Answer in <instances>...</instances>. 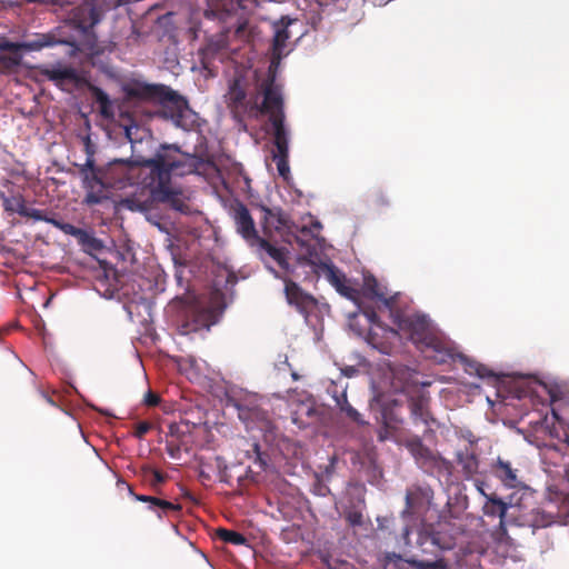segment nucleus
<instances>
[{
	"instance_id": "f257e3e1",
	"label": "nucleus",
	"mask_w": 569,
	"mask_h": 569,
	"mask_svg": "<svg viewBox=\"0 0 569 569\" xmlns=\"http://www.w3.org/2000/svg\"><path fill=\"white\" fill-rule=\"evenodd\" d=\"M204 164L202 157L182 152L177 144L162 143L150 158L114 159L93 169L90 180L84 182L90 189L84 202L99 204L106 198L103 189L138 184L141 190L122 198L119 202L121 208L148 214L156 203H163L187 214L190 212V198L187 190L172 179L198 173Z\"/></svg>"
},
{
	"instance_id": "f03ea898",
	"label": "nucleus",
	"mask_w": 569,
	"mask_h": 569,
	"mask_svg": "<svg viewBox=\"0 0 569 569\" xmlns=\"http://www.w3.org/2000/svg\"><path fill=\"white\" fill-rule=\"evenodd\" d=\"M122 91L128 99L158 101L163 118L171 120L177 128L191 131L199 127V117L187 98L169 86L132 80L122 86Z\"/></svg>"
},
{
	"instance_id": "7ed1b4c3",
	"label": "nucleus",
	"mask_w": 569,
	"mask_h": 569,
	"mask_svg": "<svg viewBox=\"0 0 569 569\" xmlns=\"http://www.w3.org/2000/svg\"><path fill=\"white\" fill-rule=\"evenodd\" d=\"M260 93L263 96L261 104L257 101L252 103L250 110L253 117L259 113L268 114L272 126L273 146L272 158L277 163L279 176L287 178L289 168V132L284 127V111L282 88L276 83L274 74L268 76L260 84Z\"/></svg>"
},
{
	"instance_id": "20e7f679",
	"label": "nucleus",
	"mask_w": 569,
	"mask_h": 569,
	"mask_svg": "<svg viewBox=\"0 0 569 569\" xmlns=\"http://www.w3.org/2000/svg\"><path fill=\"white\" fill-rule=\"evenodd\" d=\"M391 318L397 329L385 327L380 321L375 328H370L367 336V341L385 353L389 349V343L382 340L385 337H397L401 333L418 348L433 330L430 319L419 312H405L395 307Z\"/></svg>"
},
{
	"instance_id": "39448f33",
	"label": "nucleus",
	"mask_w": 569,
	"mask_h": 569,
	"mask_svg": "<svg viewBox=\"0 0 569 569\" xmlns=\"http://www.w3.org/2000/svg\"><path fill=\"white\" fill-rule=\"evenodd\" d=\"M296 240L301 248H306L310 258H306L305 261L307 264L312 267L315 273L318 276H323L337 290V292L352 301L358 308H362V302L360 301V291L350 284V281L347 279L346 274L330 260L323 261L318 257L312 259L313 253H316V248L308 244L301 237H297Z\"/></svg>"
},
{
	"instance_id": "423d86ee",
	"label": "nucleus",
	"mask_w": 569,
	"mask_h": 569,
	"mask_svg": "<svg viewBox=\"0 0 569 569\" xmlns=\"http://www.w3.org/2000/svg\"><path fill=\"white\" fill-rule=\"evenodd\" d=\"M21 217L30 218L34 221H44L52 224L63 233L74 237L78 243L87 252L100 251L103 247L102 241L97 239L89 231L78 228L71 223L63 222L57 219L56 214H49L47 211L29 208L26 206L21 212Z\"/></svg>"
},
{
	"instance_id": "0eeeda50",
	"label": "nucleus",
	"mask_w": 569,
	"mask_h": 569,
	"mask_svg": "<svg viewBox=\"0 0 569 569\" xmlns=\"http://www.w3.org/2000/svg\"><path fill=\"white\" fill-rule=\"evenodd\" d=\"M360 291V301L362 308H358L362 315L367 318L371 328L376 327L380 319L371 307L366 306L363 299L379 301L383 307L389 310L390 315H393V308L398 300V293L389 295L386 287L381 286L373 276H366L363 278V286Z\"/></svg>"
},
{
	"instance_id": "6e6552de",
	"label": "nucleus",
	"mask_w": 569,
	"mask_h": 569,
	"mask_svg": "<svg viewBox=\"0 0 569 569\" xmlns=\"http://www.w3.org/2000/svg\"><path fill=\"white\" fill-rule=\"evenodd\" d=\"M221 311L211 305L193 301L184 307L178 330L181 335H189L201 329H209L218 321Z\"/></svg>"
},
{
	"instance_id": "1a4fd4ad",
	"label": "nucleus",
	"mask_w": 569,
	"mask_h": 569,
	"mask_svg": "<svg viewBox=\"0 0 569 569\" xmlns=\"http://www.w3.org/2000/svg\"><path fill=\"white\" fill-rule=\"evenodd\" d=\"M418 349L437 363H447L453 360L456 350L452 343L445 337L432 330Z\"/></svg>"
},
{
	"instance_id": "9d476101",
	"label": "nucleus",
	"mask_w": 569,
	"mask_h": 569,
	"mask_svg": "<svg viewBox=\"0 0 569 569\" xmlns=\"http://www.w3.org/2000/svg\"><path fill=\"white\" fill-rule=\"evenodd\" d=\"M239 419L246 423L248 429L259 428L268 429L270 425L269 416L256 401L241 400L236 403Z\"/></svg>"
},
{
	"instance_id": "9b49d317",
	"label": "nucleus",
	"mask_w": 569,
	"mask_h": 569,
	"mask_svg": "<svg viewBox=\"0 0 569 569\" xmlns=\"http://www.w3.org/2000/svg\"><path fill=\"white\" fill-rule=\"evenodd\" d=\"M478 490L486 499L482 505L483 515L491 518H499V523L496 533L500 537L507 535V513L510 508V505L505 502L496 493H486L481 486H478Z\"/></svg>"
},
{
	"instance_id": "f8f14e48",
	"label": "nucleus",
	"mask_w": 569,
	"mask_h": 569,
	"mask_svg": "<svg viewBox=\"0 0 569 569\" xmlns=\"http://www.w3.org/2000/svg\"><path fill=\"white\" fill-rule=\"evenodd\" d=\"M233 220L238 233L242 236L250 247L254 246V242L258 241L260 236L256 230L253 219L248 208L243 203L238 202L233 208Z\"/></svg>"
},
{
	"instance_id": "ddd939ff",
	"label": "nucleus",
	"mask_w": 569,
	"mask_h": 569,
	"mask_svg": "<svg viewBox=\"0 0 569 569\" xmlns=\"http://www.w3.org/2000/svg\"><path fill=\"white\" fill-rule=\"evenodd\" d=\"M227 104L234 118H241L246 114L253 116V111L250 110L252 103L247 101V93L238 80H234L229 88Z\"/></svg>"
},
{
	"instance_id": "4468645a",
	"label": "nucleus",
	"mask_w": 569,
	"mask_h": 569,
	"mask_svg": "<svg viewBox=\"0 0 569 569\" xmlns=\"http://www.w3.org/2000/svg\"><path fill=\"white\" fill-rule=\"evenodd\" d=\"M70 19L77 29L88 33L100 21V14L94 7V2L87 1L72 10Z\"/></svg>"
},
{
	"instance_id": "2eb2a0df",
	"label": "nucleus",
	"mask_w": 569,
	"mask_h": 569,
	"mask_svg": "<svg viewBox=\"0 0 569 569\" xmlns=\"http://www.w3.org/2000/svg\"><path fill=\"white\" fill-rule=\"evenodd\" d=\"M292 21L290 19L281 18L279 22L274 24V36L272 40V58L271 64L274 66L280 62L284 56V49L287 41L290 39L288 27Z\"/></svg>"
},
{
	"instance_id": "dca6fc26",
	"label": "nucleus",
	"mask_w": 569,
	"mask_h": 569,
	"mask_svg": "<svg viewBox=\"0 0 569 569\" xmlns=\"http://www.w3.org/2000/svg\"><path fill=\"white\" fill-rule=\"evenodd\" d=\"M129 491L134 497L136 500L149 503L148 509L156 512L160 519L164 516H169L171 512L179 513L182 510V506L179 503H172L168 500L160 499L153 496L134 495L131 488H129Z\"/></svg>"
},
{
	"instance_id": "f3484780",
	"label": "nucleus",
	"mask_w": 569,
	"mask_h": 569,
	"mask_svg": "<svg viewBox=\"0 0 569 569\" xmlns=\"http://www.w3.org/2000/svg\"><path fill=\"white\" fill-rule=\"evenodd\" d=\"M284 284V292L288 302L296 306L300 312H307L309 308L316 305L315 298L303 292L292 280H286Z\"/></svg>"
},
{
	"instance_id": "a211bd4d",
	"label": "nucleus",
	"mask_w": 569,
	"mask_h": 569,
	"mask_svg": "<svg viewBox=\"0 0 569 569\" xmlns=\"http://www.w3.org/2000/svg\"><path fill=\"white\" fill-rule=\"evenodd\" d=\"M492 475L508 488H517L520 485L518 469L513 468L510 461L498 457L491 465Z\"/></svg>"
},
{
	"instance_id": "6ab92c4d",
	"label": "nucleus",
	"mask_w": 569,
	"mask_h": 569,
	"mask_svg": "<svg viewBox=\"0 0 569 569\" xmlns=\"http://www.w3.org/2000/svg\"><path fill=\"white\" fill-rule=\"evenodd\" d=\"M251 248H254L261 258H263V256H268L277 262L281 269H289V262L287 260L288 251L286 248L276 247L261 237L254 242V246H251Z\"/></svg>"
},
{
	"instance_id": "aec40b11",
	"label": "nucleus",
	"mask_w": 569,
	"mask_h": 569,
	"mask_svg": "<svg viewBox=\"0 0 569 569\" xmlns=\"http://www.w3.org/2000/svg\"><path fill=\"white\" fill-rule=\"evenodd\" d=\"M429 397L425 395L412 396L409 399V409L412 421L417 425L419 422L428 426L431 420L429 411Z\"/></svg>"
},
{
	"instance_id": "412c9836",
	"label": "nucleus",
	"mask_w": 569,
	"mask_h": 569,
	"mask_svg": "<svg viewBox=\"0 0 569 569\" xmlns=\"http://www.w3.org/2000/svg\"><path fill=\"white\" fill-rule=\"evenodd\" d=\"M320 420V412L312 403H301L295 411L293 422L301 426L316 423Z\"/></svg>"
},
{
	"instance_id": "4be33fe9",
	"label": "nucleus",
	"mask_w": 569,
	"mask_h": 569,
	"mask_svg": "<svg viewBox=\"0 0 569 569\" xmlns=\"http://www.w3.org/2000/svg\"><path fill=\"white\" fill-rule=\"evenodd\" d=\"M89 91L94 99L96 103L99 104V111L104 118L113 117L112 102L109 96L99 87L89 84Z\"/></svg>"
},
{
	"instance_id": "5701e85b",
	"label": "nucleus",
	"mask_w": 569,
	"mask_h": 569,
	"mask_svg": "<svg viewBox=\"0 0 569 569\" xmlns=\"http://www.w3.org/2000/svg\"><path fill=\"white\" fill-rule=\"evenodd\" d=\"M457 462L461 467V469L467 478H470L478 472V468H479L478 458L472 451H470L468 449L465 451L458 452Z\"/></svg>"
},
{
	"instance_id": "b1692460",
	"label": "nucleus",
	"mask_w": 569,
	"mask_h": 569,
	"mask_svg": "<svg viewBox=\"0 0 569 569\" xmlns=\"http://www.w3.org/2000/svg\"><path fill=\"white\" fill-rule=\"evenodd\" d=\"M46 74L49 80L56 82L68 81L71 83H78L80 81L77 70L71 67L53 68L48 70Z\"/></svg>"
},
{
	"instance_id": "393cba45",
	"label": "nucleus",
	"mask_w": 569,
	"mask_h": 569,
	"mask_svg": "<svg viewBox=\"0 0 569 569\" xmlns=\"http://www.w3.org/2000/svg\"><path fill=\"white\" fill-rule=\"evenodd\" d=\"M84 148H86L87 159H86V162L83 164L79 166V173L83 178V183L86 181L90 180V176L93 173L92 172L93 169L98 168V166H96L94 149H93V146L91 144L90 138L86 139Z\"/></svg>"
},
{
	"instance_id": "a878e982",
	"label": "nucleus",
	"mask_w": 569,
	"mask_h": 569,
	"mask_svg": "<svg viewBox=\"0 0 569 569\" xmlns=\"http://www.w3.org/2000/svg\"><path fill=\"white\" fill-rule=\"evenodd\" d=\"M57 43L56 38L49 33H38L32 40L24 41V51H37Z\"/></svg>"
},
{
	"instance_id": "bb28decb",
	"label": "nucleus",
	"mask_w": 569,
	"mask_h": 569,
	"mask_svg": "<svg viewBox=\"0 0 569 569\" xmlns=\"http://www.w3.org/2000/svg\"><path fill=\"white\" fill-rule=\"evenodd\" d=\"M0 198L2 200V206L4 211L7 212H17L21 216V212L23 211L26 207V200L22 194L11 196L8 197L3 192L0 194Z\"/></svg>"
},
{
	"instance_id": "cd10ccee",
	"label": "nucleus",
	"mask_w": 569,
	"mask_h": 569,
	"mask_svg": "<svg viewBox=\"0 0 569 569\" xmlns=\"http://www.w3.org/2000/svg\"><path fill=\"white\" fill-rule=\"evenodd\" d=\"M338 407L345 415L353 422L359 425L365 423L361 419V415L348 402L347 395L343 392L341 397L336 399Z\"/></svg>"
},
{
	"instance_id": "c85d7f7f",
	"label": "nucleus",
	"mask_w": 569,
	"mask_h": 569,
	"mask_svg": "<svg viewBox=\"0 0 569 569\" xmlns=\"http://www.w3.org/2000/svg\"><path fill=\"white\" fill-rule=\"evenodd\" d=\"M21 53H11L0 56V72L11 73L21 64Z\"/></svg>"
},
{
	"instance_id": "c756f323",
	"label": "nucleus",
	"mask_w": 569,
	"mask_h": 569,
	"mask_svg": "<svg viewBox=\"0 0 569 569\" xmlns=\"http://www.w3.org/2000/svg\"><path fill=\"white\" fill-rule=\"evenodd\" d=\"M217 535L222 541L234 546H241L247 542V538L242 533L234 530L220 528L218 529Z\"/></svg>"
},
{
	"instance_id": "7c9ffc66",
	"label": "nucleus",
	"mask_w": 569,
	"mask_h": 569,
	"mask_svg": "<svg viewBox=\"0 0 569 569\" xmlns=\"http://www.w3.org/2000/svg\"><path fill=\"white\" fill-rule=\"evenodd\" d=\"M530 523L533 528H546L553 523V516L543 510L535 509L531 512Z\"/></svg>"
},
{
	"instance_id": "2f4dec72",
	"label": "nucleus",
	"mask_w": 569,
	"mask_h": 569,
	"mask_svg": "<svg viewBox=\"0 0 569 569\" xmlns=\"http://www.w3.org/2000/svg\"><path fill=\"white\" fill-rule=\"evenodd\" d=\"M421 499H422V491L420 488L407 490L405 512L410 513V515L415 513Z\"/></svg>"
},
{
	"instance_id": "473e14b6",
	"label": "nucleus",
	"mask_w": 569,
	"mask_h": 569,
	"mask_svg": "<svg viewBox=\"0 0 569 569\" xmlns=\"http://www.w3.org/2000/svg\"><path fill=\"white\" fill-rule=\"evenodd\" d=\"M408 565L416 569H443L445 562L442 559L436 560V561H423V560H417L415 558H409L406 560Z\"/></svg>"
},
{
	"instance_id": "72a5a7b5",
	"label": "nucleus",
	"mask_w": 569,
	"mask_h": 569,
	"mask_svg": "<svg viewBox=\"0 0 569 569\" xmlns=\"http://www.w3.org/2000/svg\"><path fill=\"white\" fill-rule=\"evenodd\" d=\"M382 422L386 426V428L390 429H397L398 425L402 422L401 418L396 417L391 410L388 408H385L382 410Z\"/></svg>"
},
{
	"instance_id": "f704fd0d",
	"label": "nucleus",
	"mask_w": 569,
	"mask_h": 569,
	"mask_svg": "<svg viewBox=\"0 0 569 569\" xmlns=\"http://www.w3.org/2000/svg\"><path fill=\"white\" fill-rule=\"evenodd\" d=\"M0 50L9 51L11 53H20L21 50H24V42H12L3 39L0 41Z\"/></svg>"
},
{
	"instance_id": "c9c22d12",
	"label": "nucleus",
	"mask_w": 569,
	"mask_h": 569,
	"mask_svg": "<svg viewBox=\"0 0 569 569\" xmlns=\"http://www.w3.org/2000/svg\"><path fill=\"white\" fill-rule=\"evenodd\" d=\"M151 428H152V425L150 422L140 421L139 423H137L133 435L138 439H142L144 437V435L151 430Z\"/></svg>"
},
{
	"instance_id": "e433bc0d",
	"label": "nucleus",
	"mask_w": 569,
	"mask_h": 569,
	"mask_svg": "<svg viewBox=\"0 0 569 569\" xmlns=\"http://www.w3.org/2000/svg\"><path fill=\"white\" fill-rule=\"evenodd\" d=\"M346 520L349 522V525L356 527L362 525V515L359 511H349L346 515Z\"/></svg>"
},
{
	"instance_id": "4c0bfd02",
	"label": "nucleus",
	"mask_w": 569,
	"mask_h": 569,
	"mask_svg": "<svg viewBox=\"0 0 569 569\" xmlns=\"http://www.w3.org/2000/svg\"><path fill=\"white\" fill-rule=\"evenodd\" d=\"M143 402L148 407H156L160 402V397H159V395H157L152 391H148L144 396Z\"/></svg>"
},
{
	"instance_id": "58836bf2",
	"label": "nucleus",
	"mask_w": 569,
	"mask_h": 569,
	"mask_svg": "<svg viewBox=\"0 0 569 569\" xmlns=\"http://www.w3.org/2000/svg\"><path fill=\"white\" fill-rule=\"evenodd\" d=\"M471 367H475L476 375L480 378L493 377L492 371L483 365L475 363Z\"/></svg>"
},
{
	"instance_id": "ea45409f",
	"label": "nucleus",
	"mask_w": 569,
	"mask_h": 569,
	"mask_svg": "<svg viewBox=\"0 0 569 569\" xmlns=\"http://www.w3.org/2000/svg\"><path fill=\"white\" fill-rule=\"evenodd\" d=\"M224 46H223L222 41L210 42L207 47V51L211 52V53H217Z\"/></svg>"
},
{
	"instance_id": "a19ab883",
	"label": "nucleus",
	"mask_w": 569,
	"mask_h": 569,
	"mask_svg": "<svg viewBox=\"0 0 569 569\" xmlns=\"http://www.w3.org/2000/svg\"><path fill=\"white\" fill-rule=\"evenodd\" d=\"M242 9L258 6V0H236Z\"/></svg>"
},
{
	"instance_id": "79ce46f5",
	"label": "nucleus",
	"mask_w": 569,
	"mask_h": 569,
	"mask_svg": "<svg viewBox=\"0 0 569 569\" xmlns=\"http://www.w3.org/2000/svg\"><path fill=\"white\" fill-rule=\"evenodd\" d=\"M153 483H162L166 479L164 475L159 470H153Z\"/></svg>"
},
{
	"instance_id": "37998d69",
	"label": "nucleus",
	"mask_w": 569,
	"mask_h": 569,
	"mask_svg": "<svg viewBox=\"0 0 569 569\" xmlns=\"http://www.w3.org/2000/svg\"><path fill=\"white\" fill-rule=\"evenodd\" d=\"M417 453L420 456V457H430L431 456V452L425 448L421 443H419L418 448H417Z\"/></svg>"
},
{
	"instance_id": "c03bdc74",
	"label": "nucleus",
	"mask_w": 569,
	"mask_h": 569,
	"mask_svg": "<svg viewBox=\"0 0 569 569\" xmlns=\"http://www.w3.org/2000/svg\"><path fill=\"white\" fill-rule=\"evenodd\" d=\"M351 0H340L339 3H336L335 0H332V3L340 10H348L349 2Z\"/></svg>"
},
{
	"instance_id": "a18cd8bd",
	"label": "nucleus",
	"mask_w": 569,
	"mask_h": 569,
	"mask_svg": "<svg viewBox=\"0 0 569 569\" xmlns=\"http://www.w3.org/2000/svg\"><path fill=\"white\" fill-rule=\"evenodd\" d=\"M263 211H264V220L268 221L269 218H274V214L272 213V211L268 208H263Z\"/></svg>"
},
{
	"instance_id": "49530a36",
	"label": "nucleus",
	"mask_w": 569,
	"mask_h": 569,
	"mask_svg": "<svg viewBox=\"0 0 569 569\" xmlns=\"http://www.w3.org/2000/svg\"><path fill=\"white\" fill-rule=\"evenodd\" d=\"M253 449H254V451L257 452V459H258L262 465H266V462H264V461L262 460V458H261V455H260V452H259V446H258L257 443L253 446Z\"/></svg>"
},
{
	"instance_id": "de8ad7c7",
	"label": "nucleus",
	"mask_w": 569,
	"mask_h": 569,
	"mask_svg": "<svg viewBox=\"0 0 569 569\" xmlns=\"http://www.w3.org/2000/svg\"><path fill=\"white\" fill-rule=\"evenodd\" d=\"M377 201H379V203H381V204H388L389 203V201L382 194L378 198Z\"/></svg>"
},
{
	"instance_id": "09e8293b",
	"label": "nucleus",
	"mask_w": 569,
	"mask_h": 569,
	"mask_svg": "<svg viewBox=\"0 0 569 569\" xmlns=\"http://www.w3.org/2000/svg\"><path fill=\"white\" fill-rule=\"evenodd\" d=\"M307 233H309V229H308V228H306V227H303V228L301 229V234H303V236H305V234H307Z\"/></svg>"
},
{
	"instance_id": "8fccbe9b",
	"label": "nucleus",
	"mask_w": 569,
	"mask_h": 569,
	"mask_svg": "<svg viewBox=\"0 0 569 569\" xmlns=\"http://www.w3.org/2000/svg\"><path fill=\"white\" fill-rule=\"evenodd\" d=\"M126 134L127 137L129 138L130 141H132L131 137H130V128H127L126 129Z\"/></svg>"
},
{
	"instance_id": "3c124183",
	"label": "nucleus",
	"mask_w": 569,
	"mask_h": 569,
	"mask_svg": "<svg viewBox=\"0 0 569 569\" xmlns=\"http://www.w3.org/2000/svg\"><path fill=\"white\" fill-rule=\"evenodd\" d=\"M291 377H292L293 380H298L299 379V375L297 372H292Z\"/></svg>"
},
{
	"instance_id": "603ef678",
	"label": "nucleus",
	"mask_w": 569,
	"mask_h": 569,
	"mask_svg": "<svg viewBox=\"0 0 569 569\" xmlns=\"http://www.w3.org/2000/svg\"><path fill=\"white\" fill-rule=\"evenodd\" d=\"M242 30H243V26L241 24V26H239V27H238V29H237V31H236V32H237V33H240V32H242Z\"/></svg>"
},
{
	"instance_id": "864d4df0",
	"label": "nucleus",
	"mask_w": 569,
	"mask_h": 569,
	"mask_svg": "<svg viewBox=\"0 0 569 569\" xmlns=\"http://www.w3.org/2000/svg\"><path fill=\"white\" fill-rule=\"evenodd\" d=\"M430 540H431V542H432L433 545H437V539H436L433 536H432V537H430Z\"/></svg>"
}]
</instances>
